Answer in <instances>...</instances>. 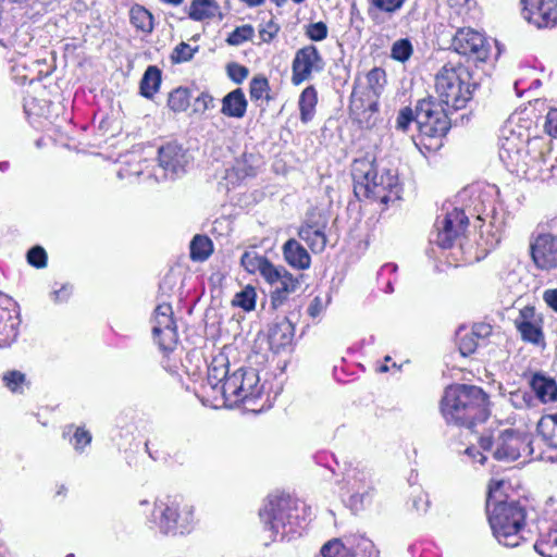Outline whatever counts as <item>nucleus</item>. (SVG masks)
<instances>
[{
  "instance_id": "obj_47",
  "label": "nucleus",
  "mask_w": 557,
  "mask_h": 557,
  "mask_svg": "<svg viewBox=\"0 0 557 557\" xmlns=\"http://www.w3.org/2000/svg\"><path fill=\"white\" fill-rule=\"evenodd\" d=\"M322 557H352L341 540L327 542L321 548Z\"/></svg>"
},
{
  "instance_id": "obj_56",
  "label": "nucleus",
  "mask_w": 557,
  "mask_h": 557,
  "mask_svg": "<svg viewBox=\"0 0 557 557\" xmlns=\"http://www.w3.org/2000/svg\"><path fill=\"white\" fill-rule=\"evenodd\" d=\"M327 26L323 22H317L309 24L307 27L306 35H326Z\"/></svg>"
},
{
  "instance_id": "obj_41",
  "label": "nucleus",
  "mask_w": 557,
  "mask_h": 557,
  "mask_svg": "<svg viewBox=\"0 0 557 557\" xmlns=\"http://www.w3.org/2000/svg\"><path fill=\"white\" fill-rule=\"evenodd\" d=\"M2 381L4 386L15 394H23L25 387L28 386L25 374L17 370H11L3 373Z\"/></svg>"
},
{
  "instance_id": "obj_12",
  "label": "nucleus",
  "mask_w": 557,
  "mask_h": 557,
  "mask_svg": "<svg viewBox=\"0 0 557 557\" xmlns=\"http://www.w3.org/2000/svg\"><path fill=\"white\" fill-rule=\"evenodd\" d=\"M346 485L348 488L349 504L354 511L364 509L371 504L374 495L372 472L368 468L356 467L346 473Z\"/></svg>"
},
{
  "instance_id": "obj_14",
  "label": "nucleus",
  "mask_w": 557,
  "mask_h": 557,
  "mask_svg": "<svg viewBox=\"0 0 557 557\" xmlns=\"http://www.w3.org/2000/svg\"><path fill=\"white\" fill-rule=\"evenodd\" d=\"M522 16L537 28L557 25V0H520Z\"/></svg>"
},
{
  "instance_id": "obj_38",
  "label": "nucleus",
  "mask_w": 557,
  "mask_h": 557,
  "mask_svg": "<svg viewBox=\"0 0 557 557\" xmlns=\"http://www.w3.org/2000/svg\"><path fill=\"white\" fill-rule=\"evenodd\" d=\"M456 339L459 347V351L462 356L471 355L475 351L480 342L473 335L470 330L466 327H459L456 332Z\"/></svg>"
},
{
  "instance_id": "obj_9",
  "label": "nucleus",
  "mask_w": 557,
  "mask_h": 557,
  "mask_svg": "<svg viewBox=\"0 0 557 557\" xmlns=\"http://www.w3.org/2000/svg\"><path fill=\"white\" fill-rule=\"evenodd\" d=\"M221 394L230 406L255 404L263 394L258 371L253 368H238L222 384Z\"/></svg>"
},
{
  "instance_id": "obj_24",
  "label": "nucleus",
  "mask_w": 557,
  "mask_h": 557,
  "mask_svg": "<svg viewBox=\"0 0 557 557\" xmlns=\"http://www.w3.org/2000/svg\"><path fill=\"white\" fill-rule=\"evenodd\" d=\"M377 96L367 92L361 87H355L350 97V111L359 119L366 117V114L370 117L377 111Z\"/></svg>"
},
{
  "instance_id": "obj_6",
  "label": "nucleus",
  "mask_w": 557,
  "mask_h": 557,
  "mask_svg": "<svg viewBox=\"0 0 557 557\" xmlns=\"http://www.w3.org/2000/svg\"><path fill=\"white\" fill-rule=\"evenodd\" d=\"M412 122L417 123L422 136L430 138L443 137L450 128L448 113L432 98L419 100L414 112L408 107L401 109L396 128L406 132Z\"/></svg>"
},
{
  "instance_id": "obj_28",
  "label": "nucleus",
  "mask_w": 557,
  "mask_h": 557,
  "mask_svg": "<svg viewBox=\"0 0 557 557\" xmlns=\"http://www.w3.org/2000/svg\"><path fill=\"white\" fill-rule=\"evenodd\" d=\"M530 386L542 403L557 401V383L554 379L535 373L530 380Z\"/></svg>"
},
{
  "instance_id": "obj_49",
  "label": "nucleus",
  "mask_w": 557,
  "mask_h": 557,
  "mask_svg": "<svg viewBox=\"0 0 557 557\" xmlns=\"http://www.w3.org/2000/svg\"><path fill=\"white\" fill-rule=\"evenodd\" d=\"M76 451H83V449L90 444L91 434L83 428H76L73 436L70 438Z\"/></svg>"
},
{
  "instance_id": "obj_40",
  "label": "nucleus",
  "mask_w": 557,
  "mask_h": 557,
  "mask_svg": "<svg viewBox=\"0 0 557 557\" xmlns=\"http://www.w3.org/2000/svg\"><path fill=\"white\" fill-rule=\"evenodd\" d=\"M28 0H0V20L7 22L23 15Z\"/></svg>"
},
{
  "instance_id": "obj_45",
  "label": "nucleus",
  "mask_w": 557,
  "mask_h": 557,
  "mask_svg": "<svg viewBox=\"0 0 557 557\" xmlns=\"http://www.w3.org/2000/svg\"><path fill=\"white\" fill-rule=\"evenodd\" d=\"M413 48L408 38H400L393 44L392 58L399 62H406L412 54Z\"/></svg>"
},
{
  "instance_id": "obj_53",
  "label": "nucleus",
  "mask_w": 557,
  "mask_h": 557,
  "mask_svg": "<svg viewBox=\"0 0 557 557\" xmlns=\"http://www.w3.org/2000/svg\"><path fill=\"white\" fill-rule=\"evenodd\" d=\"M405 0H371L372 4L385 12H394L398 10Z\"/></svg>"
},
{
  "instance_id": "obj_61",
  "label": "nucleus",
  "mask_w": 557,
  "mask_h": 557,
  "mask_svg": "<svg viewBox=\"0 0 557 557\" xmlns=\"http://www.w3.org/2000/svg\"><path fill=\"white\" fill-rule=\"evenodd\" d=\"M466 454L473 458L475 461L480 462L481 465H483L486 459V457L475 447L467 448Z\"/></svg>"
},
{
  "instance_id": "obj_46",
  "label": "nucleus",
  "mask_w": 557,
  "mask_h": 557,
  "mask_svg": "<svg viewBox=\"0 0 557 557\" xmlns=\"http://www.w3.org/2000/svg\"><path fill=\"white\" fill-rule=\"evenodd\" d=\"M198 46H191L186 42L178 44L171 53V60L173 63H183L189 61L195 52L198 51Z\"/></svg>"
},
{
  "instance_id": "obj_50",
  "label": "nucleus",
  "mask_w": 557,
  "mask_h": 557,
  "mask_svg": "<svg viewBox=\"0 0 557 557\" xmlns=\"http://www.w3.org/2000/svg\"><path fill=\"white\" fill-rule=\"evenodd\" d=\"M226 72L228 77L236 84L243 83L249 74V71L246 66L235 62L227 64Z\"/></svg>"
},
{
  "instance_id": "obj_4",
  "label": "nucleus",
  "mask_w": 557,
  "mask_h": 557,
  "mask_svg": "<svg viewBox=\"0 0 557 557\" xmlns=\"http://www.w3.org/2000/svg\"><path fill=\"white\" fill-rule=\"evenodd\" d=\"M354 194L358 199H370L388 203L398 200L400 187L395 170L382 169L380 172L373 161L357 159L351 165Z\"/></svg>"
},
{
  "instance_id": "obj_42",
  "label": "nucleus",
  "mask_w": 557,
  "mask_h": 557,
  "mask_svg": "<svg viewBox=\"0 0 557 557\" xmlns=\"http://www.w3.org/2000/svg\"><path fill=\"white\" fill-rule=\"evenodd\" d=\"M169 108L174 112H183L189 106V91L187 88L178 87L172 90L168 99Z\"/></svg>"
},
{
  "instance_id": "obj_15",
  "label": "nucleus",
  "mask_w": 557,
  "mask_h": 557,
  "mask_svg": "<svg viewBox=\"0 0 557 557\" xmlns=\"http://www.w3.org/2000/svg\"><path fill=\"white\" fill-rule=\"evenodd\" d=\"M531 256L539 269L557 268V235L540 233L531 242Z\"/></svg>"
},
{
  "instance_id": "obj_36",
  "label": "nucleus",
  "mask_w": 557,
  "mask_h": 557,
  "mask_svg": "<svg viewBox=\"0 0 557 557\" xmlns=\"http://www.w3.org/2000/svg\"><path fill=\"white\" fill-rule=\"evenodd\" d=\"M213 251V245L209 237L196 235L190 242V258L194 261L207 260Z\"/></svg>"
},
{
  "instance_id": "obj_32",
  "label": "nucleus",
  "mask_w": 557,
  "mask_h": 557,
  "mask_svg": "<svg viewBox=\"0 0 557 557\" xmlns=\"http://www.w3.org/2000/svg\"><path fill=\"white\" fill-rule=\"evenodd\" d=\"M161 84V71L156 65H149L140 81V94L147 99H151L159 90Z\"/></svg>"
},
{
  "instance_id": "obj_22",
  "label": "nucleus",
  "mask_w": 557,
  "mask_h": 557,
  "mask_svg": "<svg viewBox=\"0 0 557 557\" xmlns=\"http://www.w3.org/2000/svg\"><path fill=\"white\" fill-rule=\"evenodd\" d=\"M534 549L543 557H557V511L540 521Z\"/></svg>"
},
{
  "instance_id": "obj_21",
  "label": "nucleus",
  "mask_w": 557,
  "mask_h": 557,
  "mask_svg": "<svg viewBox=\"0 0 557 557\" xmlns=\"http://www.w3.org/2000/svg\"><path fill=\"white\" fill-rule=\"evenodd\" d=\"M21 323L16 302L8 298L0 305V347L10 345L18 334Z\"/></svg>"
},
{
  "instance_id": "obj_5",
  "label": "nucleus",
  "mask_w": 557,
  "mask_h": 557,
  "mask_svg": "<svg viewBox=\"0 0 557 557\" xmlns=\"http://www.w3.org/2000/svg\"><path fill=\"white\" fill-rule=\"evenodd\" d=\"M476 84L472 81L470 71L462 66L444 65L435 76V90L441 107L449 115L453 111L466 108L472 99Z\"/></svg>"
},
{
  "instance_id": "obj_39",
  "label": "nucleus",
  "mask_w": 557,
  "mask_h": 557,
  "mask_svg": "<svg viewBox=\"0 0 557 557\" xmlns=\"http://www.w3.org/2000/svg\"><path fill=\"white\" fill-rule=\"evenodd\" d=\"M366 81L367 86L362 89L380 97L386 83V73L380 67H374L367 74Z\"/></svg>"
},
{
  "instance_id": "obj_30",
  "label": "nucleus",
  "mask_w": 557,
  "mask_h": 557,
  "mask_svg": "<svg viewBox=\"0 0 557 557\" xmlns=\"http://www.w3.org/2000/svg\"><path fill=\"white\" fill-rule=\"evenodd\" d=\"M240 263L249 273L259 272L263 276L274 275V264L265 257L259 256L255 251H246L240 258Z\"/></svg>"
},
{
  "instance_id": "obj_7",
  "label": "nucleus",
  "mask_w": 557,
  "mask_h": 557,
  "mask_svg": "<svg viewBox=\"0 0 557 557\" xmlns=\"http://www.w3.org/2000/svg\"><path fill=\"white\" fill-rule=\"evenodd\" d=\"M469 218L463 210L454 208L447 211L444 216L437 218L435 223L436 234L433 242L444 249L455 248L463 255L466 262L471 263L481 260L485 252L481 256L478 251H473V246L466 236Z\"/></svg>"
},
{
  "instance_id": "obj_59",
  "label": "nucleus",
  "mask_w": 557,
  "mask_h": 557,
  "mask_svg": "<svg viewBox=\"0 0 557 557\" xmlns=\"http://www.w3.org/2000/svg\"><path fill=\"white\" fill-rule=\"evenodd\" d=\"M65 23H66V18L63 17V16H59L58 18H55L54 22H48L46 24V32L47 33H52V32H58L59 29L65 30L63 28V25Z\"/></svg>"
},
{
  "instance_id": "obj_58",
  "label": "nucleus",
  "mask_w": 557,
  "mask_h": 557,
  "mask_svg": "<svg viewBox=\"0 0 557 557\" xmlns=\"http://www.w3.org/2000/svg\"><path fill=\"white\" fill-rule=\"evenodd\" d=\"M428 505H429V502H428V498H426V495L423 494V493H420L417 497L413 498L412 500V507L417 510V511H422V512H425L426 509H428Z\"/></svg>"
},
{
  "instance_id": "obj_43",
  "label": "nucleus",
  "mask_w": 557,
  "mask_h": 557,
  "mask_svg": "<svg viewBox=\"0 0 557 557\" xmlns=\"http://www.w3.org/2000/svg\"><path fill=\"white\" fill-rule=\"evenodd\" d=\"M256 290L252 286H246L235 295L233 304L243 308L246 311L255 309L256 306Z\"/></svg>"
},
{
  "instance_id": "obj_60",
  "label": "nucleus",
  "mask_w": 557,
  "mask_h": 557,
  "mask_svg": "<svg viewBox=\"0 0 557 557\" xmlns=\"http://www.w3.org/2000/svg\"><path fill=\"white\" fill-rule=\"evenodd\" d=\"M544 300L552 309L557 311V288L545 290Z\"/></svg>"
},
{
  "instance_id": "obj_2",
  "label": "nucleus",
  "mask_w": 557,
  "mask_h": 557,
  "mask_svg": "<svg viewBox=\"0 0 557 557\" xmlns=\"http://www.w3.org/2000/svg\"><path fill=\"white\" fill-rule=\"evenodd\" d=\"M259 516L272 541H289L301 534V529L310 516V508L289 495H271L260 509Z\"/></svg>"
},
{
  "instance_id": "obj_57",
  "label": "nucleus",
  "mask_w": 557,
  "mask_h": 557,
  "mask_svg": "<svg viewBox=\"0 0 557 557\" xmlns=\"http://www.w3.org/2000/svg\"><path fill=\"white\" fill-rule=\"evenodd\" d=\"M72 288L69 285H63L60 289L52 293L55 302H62L69 299Z\"/></svg>"
},
{
  "instance_id": "obj_16",
  "label": "nucleus",
  "mask_w": 557,
  "mask_h": 557,
  "mask_svg": "<svg viewBox=\"0 0 557 557\" xmlns=\"http://www.w3.org/2000/svg\"><path fill=\"white\" fill-rule=\"evenodd\" d=\"M159 168L163 170V178H174L185 172L189 156L182 146L169 143L159 149Z\"/></svg>"
},
{
  "instance_id": "obj_33",
  "label": "nucleus",
  "mask_w": 557,
  "mask_h": 557,
  "mask_svg": "<svg viewBox=\"0 0 557 557\" xmlns=\"http://www.w3.org/2000/svg\"><path fill=\"white\" fill-rule=\"evenodd\" d=\"M536 430L549 447L557 448V413L542 417Z\"/></svg>"
},
{
  "instance_id": "obj_51",
  "label": "nucleus",
  "mask_w": 557,
  "mask_h": 557,
  "mask_svg": "<svg viewBox=\"0 0 557 557\" xmlns=\"http://www.w3.org/2000/svg\"><path fill=\"white\" fill-rule=\"evenodd\" d=\"M214 98L208 92H201L195 100V111L196 112H205L207 110L213 109Z\"/></svg>"
},
{
  "instance_id": "obj_8",
  "label": "nucleus",
  "mask_w": 557,
  "mask_h": 557,
  "mask_svg": "<svg viewBox=\"0 0 557 557\" xmlns=\"http://www.w3.org/2000/svg\"><path fill=\"white\" fill-rule=\"evenodd\" d=\"M531 143L523 140L519 136L511 134L504 137L499 147V159L507 170L527 180L536 177L537 171L542 166L541 151L534 150L531 153Z\"/></svg>"
},
{
  "instance_id": "obj_37",
  "label": "nucleus",
  "mask_w": 557,
  "mask_h": 557,
  "mask_svg": "<svg viewBox=\"0 0 557 557\" xmlns=\"http://www.w3.org/2000/svg\"><path fill=\"white\" fill-rule=\"evenodd\" d=\"M131 23L136 29L144 33H150L153 28V18L151 13L141 5H135L129 12Z\"/></svg>"
},
{
  "instance_id": "obj_54",
  "label": "nucleus",
  "mask_w": 557,
  "mask_h": 557,
  "mask_svg": "<svg viewBox=\"0 0 557 557\" xmlns=\"http://www.w3.org/2000/svg\"><path fill=\"white\" fill-rule=\"evenodd\" d=\"M545 129L550 136L557 137V108H552L548 111L546 115Z\"/></svg>"
},
{
  "instance_id": "obj_23",
  "label": "nucleus",
  "mask_w": 557,
  "mask_h": 557,
  "mask_svg": "<svg viewBox=\"0 0 557 557\" xmlns=\"http://www.w3.org/2000/svg\"><path fill=\"white\" fill-rule=\"evenodd\" d=\"M284 260L294 269L307 270L311 265V257L307 249L296 239L290 238L282 247Z\"/></svg>"
},
{
  "instance_id": "obj_44",
  "label": "nucleus",
  "mask_w": 557,
  "mask_h": 557,
  "mask_svg": "<svg viewBox=\"0 0 557 557\" xmlns=\"http://www.w3.org/2000/svg\"><path fill=\"white\" fill-rule=\"evenodd\" d=\"M269 81L264 76H256L250 82V97L252 100H270Z\"/></svg>"
},
{
  "instance_id": "obj_25",
  "label": "nucleus",
  "mask_w": 557,
  "mask_h": 557,
  "mask_svg": "<svg viewBox=\"0 0 557 557\" xmlns=\"http://www.w3.org/2000/svg\"><path fill=\"white\" fill-rule=\"evenodd\" d=\"M325 225H318L317 223L302 224L298 230V237L304 240L313 253L322 252L327 244V238L324 233Z\"/></svg>"
},
{
  "instance_id": "obj_1",
  "label": "nucleus",
  "mask_w": 557,
  "mask_h": 557,
  "mask_svg": "<svg viewBox=\"0 0 557 557\" xmlns=\"http://www.w3.org/2000/svg\"><path fill=\"white\" fill-rule=\"evenodd\" d=\"M504 481L488 485L486 510L494 537L505 547H518L524 540L525 509L516 500H502Z\"/></svg>"
},
{
  "instance_id": "obj_62",
  "label": "nucleus",
  "mask_w": 557,
  "mask_h": 557,
  "mask_svg": "<svg viewBox=\"0 0 557 557\" xmlns=\"http://www.w3.org/2000/svg\"><path fill=\"white\" fill-rule=\"evenodd\" d=\"M308 312L311 317H317L320 312V299L317 297L308 308Z\"/></svg>"
},
{
  "instance_id": "obj_35",
  "label": "nucleus",
  "mask_w": 557,
  "mask_h": 557,
  "mask_svg": "<svg viewBox=\"0 0 557 557\" xmlns=\"http://www.w3.org/2000/svg\"><path fill=\"white\" fill-rule=\"evenodd\" d=\"M219 11L214 0H193L189 7V17L194 21H203L213 17Z\"/></svg>"
},
{
  "instance_id": "obj_52",
  "label": "nucleus",
  "mask_w": 557,
  "mask_h": 557,
  "mask_svg": "<svg viewBox=\"0 0 557 557\" xmlns=\"http://www.w3.org/2000/svg\"><path fill=\"white\" fill-rule=\"evenodd\" d=\"M18 37H0V45L7 49H14V53L24 54L26 49V44L17 41Z\"/></svg>"
},
{
  "instance_id": "obj_29",
  "label": "nucleus",
  "mask_w": 557,
  "mask_h": 557,
  "mask_svg": "<svg viewBox=\"0 0 557 557\" xmlns=\"http://www.w3.org/2000/svg\"><path fill=\"white\" fill-rule=\"evenodd\" d=\"M230 375V362L226 356L222 354L215 356L208 366V384L212 389L221 392L222 384L226 382Z\"/></svg>"
},
{
  "instance_id": "obj_31",
  "label": "nucleus",
  "mask_w": 557,
  "mask_h": 557,
  "mask_svg": "<svg viewBox=\"0 0 557 557\" xmlns=\"http://www.w3.org/2000/svg\"><path fill=\"white\" fill-rule=\"evenodd\" d=\"M343 544L349 549L352 557H379L373 542L364 536L352 535L347 537L346 543Z\"/></svg>"
},
{
  "instance_id": "obj_13",
  "label": "nucleus",
  "mask_w": 557,
  "mask_h": 557,
  "mask_svg": "<svg viewBox=\"0 0 557 557\" xmlns=\"http://www.w3.org/2000/svg\"><path fill=\"white\" fill-rule=\"evenodd\" d=\"M152 336L159 348L164 352L173 351L177 345L178 335L170 304L159 305L151 318Z\"/></svg>"
},
{
  "instance_id": "obj_64",
  "label": "nucleus",
  "mask_w": 557,
  "mask_h": 557,
  "mask_svg": "<svg viewBox=\"0 0 557 557\" xmlns=\"http://www.w3.org/2000/svg\"><path fill=\"white\" fill-rule=\"evenodd\" d=\"M240 1L244 2L249 8L260 7L265 2V0H240Z\"/></svg>"
},
{
  "instance_id": "obj_11",
  "label": "nucleus",
  "mask_w": 557,
  "mask_h": 557,
  "mask_svg": "<svg viewBox=\"0 0 557 557\" xmlns=\"http://www.w3.org/2000/svg\"><path fill=\"white\" fill-rule=\"evenodd\" d=\"M480 446L483 450H492L497 460L513 461L522 454L532 453L528 436L511 429L499 431L496 436L481 437Z\"/></svg>"
},
{
  "instance_id": "obj_27",
  "label": "nucleus",
  "mask_w": 557,
  "mask_h": 557,
  "mask_svg": "<svg viewBox=\"0 0 557 557\" xmlns=\"http://www.w3.org/2000/svg\"><path fill=\"white\" fill-rule=\"evenodd\" d=\"M294 337V325L287 319L274 324L269 330V345L274 352L288 346Z\"/></svg>"
},
{
  "instance_id": "obj_17",
  "label": "nucleus",
  "mask_w": 557,
  "mask_h": 557,
  "mask_svg": "<svg viewBox=\"0 0 557 557\" xmlns=\"http://www.w3.org/2000/svg\"><path fill=\"white\" fill-rule=\"evenodd\" d=\"M323 69V62L313 46L300 49L293 61L292 82L299 85L309 79L312 72H319Z\"/></svg>"
},
{
  "instance_id": "obj_48",
  "label": "nucleus",
  "mask_w": 557,
  "mask_h": 557,
  "mask_svg": "<svg viewBox=\"0 0 557 557\" xmlns=\"http://www.w3.org/2000/svg\"><path fill=\"white\" fill-rule=\"evenodd\" d=\"M27 261L30 265L42 269L47 265L46 250L40 246L30 248L27 252Z\"/></svg>"
},
{
  "instance_id": "obj_10",
  "label": "nucleus",
  "mask_w": 557,
  "mask_h": 557,
  "mask_svg": "<svg viewBox=\"0 0 557 557\" xmlns=\"http://www.w3.org/2000/svg\"><path fill=\"white\" fill-rule=\"evenodd\" d=\"M152 516L163 534H184L194 522L193 507L175 498L156 504Z\"/></svg>"
},
{
  "instance_id": "obj_18",
  "label": "nucleus",
  "mask_w": 557,
  "mask_h": 557,
  "mask_svg": "<svg viewBox=\"0 0 557 557\" xmlns=\"http://www.w3.org/2000/svg\"><path fill=\"white\" fill-rule=\"evenodd\" d=\"M274 275L263 276V278L273 287L271 290V302L274 308L284 304L287 296L294 293L299 282L284 267L274 265Z\"/></svg>"
},
{
  "instance_id": "obj_55",
  "label": "nucleus",
  "mask_w": 557,
  "mask_h": 557,
  "mask_svg": "<svg viewBox=\"0 0 557 557\" xmlns=\"http://www.w3.org/2000/svg\"><path fill=\"white\" fill-rule=\"evenodd\" d=\"M470 331L479 342H484L492 334V326L487 323H476Z\"/></svg>"
},
{
  "instance_id": "obj_63",
  "label": "nucleus",
  "mask_w": 557,
  "mask_h": 557,
  "mask_svg": "<svg viewBox=\"0 0 557 557\" xmlns=\"http://www.w3.org/2000/svg\"><path fill=\"white\" fill-rule=\"evenodd\" d=\"M249 37H226V42L230 46H239L246 41Z\"/></svg>"
},
{
  "instance_id": "obj_26",
  "label": "nucleus",
  "mask_w": 557,
  "mask_h": 557,
  "mask_svg": "<svg viewBox=\"0 0 557 557\" xmlns=\"http://www.w3.org/2000/svg\"><path fill=\"white\" fill-rule=\"evenodd\" d=\"M247 106L243 89L236 88L223 97L221 113L227 117L242 119L246 114Z\"/></svg>"
},
{
  "instance_id": "obj_34",
  "label": "nucleus",
  "mask_w": 557,
  "mask_h": 557,
  "mask_svg": "<svg viewBox=\"0 0 557 557\" xmlns=\"http://www.w3.org/2000/svg\"><path fill=\"white\" fill-rule=\"evenodd\" d=\"M317 102L318 96L314 87L309 86L305 88L299 97V110L301 122L308 123L309 121L312 120Z\"/></svg>"
},
{
  "instance_id": "obj_19",
  "label": "nucleus",
  "mask_w": 557,
  "mask_h": 557,
  "mask_svg": "<svg viewBox=\"0 0 557 557\" xmlns=\"http://www.w3.org/2000/svg\"><path fill=\"white\" fill-rule=\"evenodd\" d=\"M492 37H451L450 48L472 61H485L491 52Z\"/></svg>"
},
{
  "instance_id": "obj_20",
  "label": "nucleus",
  "mask_w": 557,
  "mask_h": 557,
  "mask_svg": "<svg viewBox=\"0 0 557 557\" xmlns=\"http://www.w3.org/2000/svg\"><path fill=\"white\" fill-rule=\"evenodd\" d=\"M513 322L524 342L534 345L544 344V334L540 324L541 319L536 318L533 307L527 306L521 309Z\"/></svg>"
},
{
  "instance_id": "obj_3",
  "label": "nucleus",
  "mask_w": 557,
  "mask_h": 557,
  "mask_svg": "<svg viewBox=\"0 0 557 557\" xmlns=\"http://www.w3.org/2000/svg\"><path fill=\"white\" fill-rule=\"evenodd\" d=\"M487 394L481 387L455 384L445 389L441 411L447 423L472 428L487 419Z\"/></svg>"
}]
</instances>
